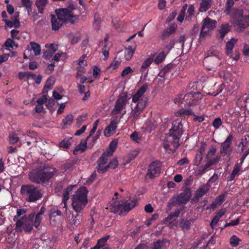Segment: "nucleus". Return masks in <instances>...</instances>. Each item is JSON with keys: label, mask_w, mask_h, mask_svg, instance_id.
Listing matches in <instances>:
<instances>
[{"label": "nucleus", "mask_w": 249, "mask_h": 249, "mask_svg": "<svg viewBox=\"0 0 249 249\" xmlns=\"http://www.w3.org/2000/svg\"><path fill=\"white\" fill-rule=\"evenodd\" d=\"M56 172L55 168L48 164H44L33 169L29 173V179L37 184L47 183Z\"/></svg>", "instance_id": "nucleus-1"}, {"label": "nucleus", "mask_w": 249, "mask_h": 249, "mask_svg": "<svg viewBox=\"0 0 249 249\" xmlns=\"http://www.w3.org/2000/svg\"><path fill=\"white\" fill-rule=\"evenodd\" d=\"M148 84L145 83L132 96V102L137 103L132 111V115L134 118L139 116L147 105V99L143 98L142 96L148 89Z\"/></svg>", "instance_id": "nucleus-2"}, {"label": "nucleus", "mask_w": 249, "mask_h": 249, "mask_svg": "<svg viewBox=\"0 0 249 249\" xmlns=\"http://www.w3.org/2000/svg\"><path fill=\"white\" fill-rule=\"evenodd\" d=\"M20 194L28 202H35L42 197L41 191L32 184L22 185L20 188Z\"/></svg>", "instance_id": "nucleus-3"}, {"label": "nucleus", "mask_w": 249, "mask_h": 249, "mask_svg": "<svg viewBox=\"0 0 249 249\" xmlns=\"http://www.w3.org/2000/svg\"><path fill=\"white\" fill-rule=\"evenodd\" d=\"M35 217V213H32L28 215H24L20 217L19 220L16 223L15 230L17 232H30L33 229L34 224L33 220Z\"/></svg>", "instance_id": "nucleus-4"}, {"label": "nucleus", "mask_w": 249, "mask_h": 249, "mask_svg": "<svg viewBox=\"0 0 249 249\" xmlns=\"http://www.w3.org/2000/svg\"><path fill=\"white\" fill-rule=\"evenodd\" d=\"M137 203L136 199L131 201H120L113 203L111 208V212L114 213H118L120 215L126 214L132 209L134 208Z\"/></svg>", "instance_id": "nucleus-5"}, {"label": "nucleus", "mask_w": 249, "mask_h": 249, "mask_svg": "<svg viewBox=\"0 0 249 249\" xmlns=\"http://www.w3.org/2000/svg\"><path fill=\"white\" fill-rule=\"evenodd\" d=\"M232 18L234 24L237 26L241 30L249 26V14L242 9H234Z\"/></svg>", "instance_id": "nucleus-6"}, {"label": "nucleus", "mask_w": 249, "mask_h": 249, "mask_svg": "<svg viewBox=\"0 0 249 249\" xmlns=\"http://www.w3.org/2000/svg\"><path fill=\"white\" fill-rule=\"evenodd\" d=\"M183 133V124L181 121L177 120L172 123V127L170 130L169 136L172 137L174 150L179 146V140Z\"/></svg>", "instance_id": "nucleus-7"}, {"label": "nucleus", "mask_w": 249, "mask_h": 249, "mask_svg": "<svg viewBox=\"0 0 249 249\" xmlns=\"http://www.w3.org/2000/svg\"><path fill=\"white\" fill-rule=\"evenodd\" d=\"M88 202L77 201L76 202H72L71 205L75 212V214L72 213L71 214V218L70 219V223L72 225L77 226L79 225L82 220L83 214V211L86 207Z\"/></svg>", "instance_id": "nucleus-8"}, {"label": "nucleus", "mask_w": 249, "mask_h": 249, "mask_svg": "<svg viewBox=\"0 0 249 249\" xmlns=\"http://www.w3.org/2000/svg\"><path fill=\"white\" fill-rule=\"evenodd\" d=\"M55 12L59 20H62L64 23L70 22L73 24L79 19L78 16L73 15L72 11L67 8L56 10Z\"/></svg>", "instance_id": "nucleus-9"}, {"label": "nucleus", "mask_w": 249, "mask_h": 249, "mask_svg": "<svg viewBox=\"0 0 249 249\" xmlns=\"http://www.w3.org/2000/svg\"><path fill=\"white\" fill-rule=\"evenodd\" d=\"M202 97L203 95L200 92H189L183 98V104L188 106L196 105L200 102Z\"/></svg>", "instance_id": "nucleus-10"}, {"label": "nucleus", "mask_w": 249, "mask_h": 249, "mask_svg": "<svg viewBox=\"0 0 249 249\" xmlns=\"http://www.w3.org/2000/svg\"><path fill=\"white\" fill-rule=\"evenodd\" d=\"M161 163L158 160L152 162L148 166L146 177L153 179L158 177L161 170Z\"/></svg>", "instance_id": "nucleus-11"}, {"label": "nucleus", "mask_w": 249, "mask_h": 249, "mask_svg": "<svg viewBox=\"0 0 249 249\" xmlns=\"http://www.w3.org/2000/svg\"><path fill=\"white\" fill-rule=\"evenodd\" d=\"M216 24V21L215 20L209 18H205L201 27L199 39H203L210 30L215 28Z\"/></svg>", "instance_id": "nucleus-12"}, {"label": "nucleus", "mask_w": 249, "mask_h": 249, "mask_svg": "<svg viewBox=\"0 0 249 249\" xmlns=\"http://www.w3.org/2000/svg\"><path fill=\"white\" fill-rule=\"evenodd\" d=\"M191 192L190 189L186 188L182 192L177 196L176 200L171 199L169 203L175 205L177 203L179 204H185L189 201L191 197Z\"/></svg>", "instance_id": "nucleus-13"}, {"label": "nucleus", "mask_w": 249, "mask_h": 249, "mask_svg": "<svg viewBox=\"0 0 249 249\" xmlns=\"http://www.w3.org/2000/svg\"><path fill=\"white\" fill-rule=\"evenodd\" d=\"M49 216L51 224L54 226L59 224L60 220L63 217L62 212L56 208H52L50 209Z\"/></svg>", "instance_id": "nucleus-14"}, {"label": "nucleus", "mask_w": 249, "mask_h": 249, "mask_svg": "<svg viewBox=\"0 0 249 249\" xmlns=\"http://www.w3.org/2000/svg\"><path fill=\"white\" fill-rule=\"evenodd\" d=\"M88 190L86 187H80L73 195L72 197V202L77 201L88 202L87 196Z\"/></svg>", "instance_id": "nucleus-15"}, {"label": "nucleus", "mask_w": 249, "mask_h": 249, "mask_svg": "<svg viewBox=\"0 0 249 249\" xmlns=\"http://www.w3.org/2000/svg\"><path fill=\"white\" fill-rule=\"evenodd\" d=\"M233 135L230 134L226 138L225 141L222 142L220 146V153L224 157L226 155L230 156L231 153V149L229 150L231 147L233 140Z\"/></svg>", "instance_id": "nucleus-16"}, {"label": "nucleus", "mask_w": 249, "mask_h": 249, "mask_svg": "<svg viewBox=\"0 0 249 249\" xmlns=\"http://www.w3.org/2000/svg\"><path fill=\"white\" fill-rule=\"evenodd\" d=\"M127 102V96L126 93L120 95L116 101L113 112L117 114L123 109Z\"/></svg>", "instance_id": "nucleus-17"}, {"label": "nucleus", "mask_w": 249, "mask_h": 249, "mask_svg": "<svg viewBox=\"0 0 249 249\" xmlns=\"http://www.w3.org/2000/svg\"><path fill=\"white\" fill-rule=\"evenodd\" d=\"M155 54H151L149 57L147 58L142 63L140 71L142 75H143L144 79H145L148 73V67L150 66L151 63L154 62L153 59L154 58Z\"/></svg>", "instance_id": "nucleus-18"}, {"label": "nucleus", "mask_w": 249, "mask_h": 249, "mask_svg": "<svg viewBox=\"0 0 249 249\" xmlns=\"http://www.w3.org/2000/svg\"><path fill=\"white\" fill-rule=\"evenodd\" d=\"M210 185L208 183L198 188L195 194L193 200L196 202L198 201L200 198L204 196L210 190Z\"/></svg>", "instance_id": "nucleus-19"}, {"label": "nucleus", "mask_w": 249, "mask_h": 249, "mask_svg": "<svg viewBox=\"0 0 249 249\" xmlns=\"http://www.w3.org/2000/svg\"><path fill=\"white\" fill-rule=\"evenodd\" d=\"M45 47L47 50L43 53V57L46 59H50L56 51L57 46L53 44H46Z\"/></svg>", "instance_id": "nucleus-20"}, {"label": "nucleus", "mask_w": 249, "mask_h": 249, "mask_svg": "<svg viewBox=\"0 0 249 249\" xmlns=\"http://www.w3.org/2000/svg\"><path fill=\"white\" fill-rule=\"evenodd\" d=\"M46 210V208L44 206H42L37 213L35 214V220H33V223L34 224V227L36 229H39V227L40 225L41 221L43 219V215Z\"/></svg>", "instance_id": "nucleus-21"}, {"label": "nucleus", "mask_w": 249, "mask_h": 249, "mask_svg": "<svg viewBox=\"0 0 249 249\" xmlns=\"http://www.w3.org/2000/svg\"><path fill=\"white\" fill-rule=\"evenodd\" d=\"M177 25L175 24L171 25L169 27L165 29L162 32L160 38L161 40L169 39L171 35L173 34L176 31Z\"/></svg>", "instance_id": "nucleus-22"}, {"label": "nucleus", "mask_w": 249, "mask_h": 249, "mask_svg": "<svg viewBox=\"0 0 249 249\" xmlns=\"http://www.w3.org/2000/svg\"><path fill=\"white\" fill-rule=\"evenodd\" d=\"M231 26L229 23L222 24L218 29V37L223 40L225 36L230 31Z\"/></svg>", "instance_id": "nucleus-23"}, {"label": "nucleus", "mask_w": 249, "mask_h": 249, "mask_svg": "<svg viewBox=\"0 0 249 249\" xmlns=\"http://www.w3.org/2000/svg\"><path fill=\"white\" fill-rule=\"evenodd\" d=\"M64 23L62 20H59L57 17H56L55 15H51L52 29L53 30H58Z\"/></svg>", "instance_id": "nucleus-24"}, {"label": "nucleus", "mask_w": 249, "mask_h": 249, "mask_svg": "<svg viewBox=\"0 0 249 249\" xmlns=\"http://www.w3.org/2000/svg\"><path fill=\"white\" fill-rule=\"evenodd\" d=\"M194 114V112L190 108H180L175 112V116L177 117H186Z\"/></svg>", "instance_id": "nucleus-25"}, {"label": "nucleus", "mask_w": 249, "mask_h": 249, "mask_svg": "<svg viewBox=\"0 0 249 249\" xmlns=\"http://www.w3.org/2000/svg\"><path fill=\"white\" fill-rule=\"evenodd\" d=\"M175 40L173 38H171L167 40H162V46L164 50H167V53L174 47Z\"/></svg>", "instance_id": "nucleus-26"}, {"label": "nucleus", "mask_w": 249, "mask_h": 249, "mask_svg": "<svg viewBox=\"0 0 249 249\" xmlns=\"http://www.w3.org/2000/svg\"><path fill=\"white\" fill-rule=\"evenodd\" d=\"M117 123L114 121H112L110 124L104 130V135L107 137L110 136L112 132H114L117 128Z\"/></svg>", "instance_id": "nucleus-27"}, {"label": "nucleus", "mask_w": 249, "mask_h": 249, "mask_svg": "<svg viewBox=\"0 0 249 249\" xmlns=\"http://www.w3.org/2000/svg\"><path fill=\"white\" fill-rule=\"evenodd\" d=\"M192 221L188 220L187 218H183L180 220L179 227L183 231L189 230L191 228V222Z\"/></svg>", "instance_id": "nucleus-28"}, {"label": "nucleus", "mask_w": 249, "mask_h": 249, "mask_svg": "<svg viewBox=\"0 0 249 249\" xmlns=\"http://www.w3.org/2000/svg\"><path fill=\"white\" fill-rule=\"evenodd\" d=\"M212 2V0H201L199 11L201 13L206 12L211 7Z\"/></svg>", "instance_id": "nucleus-29"}, {"label": "nucleus", "mask_w": 249, "mask_h": 249, "mask_svg": "<svg viewBox=\"0 0 249 249\" xmlns=\"http://www.w3.org/2000/svg\"><path fill=\"white\" fill-rule=\"evenodd\" d=\"M167 243H168V242L165 239H159L157 241L153 242L152 249H162L165 247Z\"/></svg>", "instance_id": "nucleus-30"}, {"label": "nucleus", "mask_w": 249, "mask_h": 249, "mask_svg": "<svg viewBox=\"0 0 249 249\" xmlns=\"http://www.w3.org/2000/svg\"><path fill=\"white\" fill-rule=\"evenodd\" d=\"M48 3V0H36V5L37 8L38 13L43 14L44 11Z\"/></svg>", "instance_id": "nucleus-31"}, {"label": "nucleus", "mask_w": 249, "mask_h": 249, "mask_svg": "<svg viewBox=\"0 0 249 249\" xmlns=\"http://www.w3.org/2000/svg\"><path fill=\"white\" fill-rule=\"evenodd\" d=\"M109 238L110 236L107 235L99 239L96 245L94 247L91 248L90 249H100L101 248L104 247Z\"/></svg>", "instance_id": "nucleus-32"}, {"label": "nucleus", "mask_w": 249, "mask_h": 249, "mask_svg": "<svg viewBox=\"0 0 249 249\" xmlns=\"http://www.w3.org/2000/svg\"><path fill=\"white\" fill-rule=\"evenodd\" d=\"M78 160L77 159H73L70 161L62 165V169L65 171H71L73 170V167L77 163Z\"/></svg>", "instance_id": "nucleus-33"}, {"label": "nucleus", "mask_w": 249, "mask_h": 249, "mask_svg": "<svg viewBox=\"0 0 249 249\" xmlns=\"http://www.w3.org/2000/svg\"><path fill=\"white\" fill-rule=\"evenodd\" d=\"M236 39L232 38L230 41H228L226 45V52L228 55L231 54L234 46V43L236 42Z\"/></svg>", "instance_id": "nucleus-34"}, {"label": "nucleus", "mask_w": 249, "mask_h": 249, "mask_svg": "<svg viewBox=\"0 0 249 249\" xmlns=\"http://www.w3.org/2000/svg\"><path fill=\"white\" fill-rule=\"evenodd\" d=\"M168 53L163 51L160 52L156 57L153 59L154 62L157 65L160 64L164 60Z\"/></svg>", "instance_id": "nucleus-35"}, {"label": "nucleus", "mask_w": 249, "mask_h": 249, "mask_svg": "<svg viewBox=\"0 0 249 249\" xmlns=\"http://www.w3.org/2000/svg\"><path fill=\"white\" fill-rule=\"evenodd\" d=\"M135 51V47L128 46L125 51L124 57L126 60L131 59Z\"/></svg>", "instance_id": "nucleus-36"}, {"label": "nucleus", "mask_w": 249, "mask_h": 249, "mask_svg": "<svg viewBox=\"0 0 249 249\" xmlns=\"http://www.w3.org/2000/svg\"><path fill=\"white\" fill-rule=\"evenodd\" d=\"M121 61V59L120 58L117 57H115L113 61L107 67V70L110 71L115 70L119 66Z\"/></svg>", "instance_id": "nucleus-37"}, {"label": "nucleus", "mask_w": 249, "mask_h": 249, "mask_svg": "<svg viewBox=\"0 0 249 249\" xmlns=\"http://www.w3.org/2000/svg\"><path fill=\"white\" fill-rule=\"evenodd\" d=\"M110 155L108 154V153L104 152L102 156L98 159L97 163V165H101L102 164H105L108 160V157Z\"/></svg>", "instance_id": "nucleus-38"}, {"label": "nucleus", "mask_w": 249, "mask_h": 249, "mask_svg": "<svg viewBox=\"0 0 249 249\" xmlns=\"http://www.w3.org/2000/svg\"><path fill=\"white\" fill-rule=\"evenodd\" d=\"M118 142L116 140H113L109 144L108 150L106 152L108 153L110 156H112L117 147Z\"/></svg>", "instance_id": "nucleus-39"}, {"label": "nucleus", "mask_w": 249, "mask_h": 249, "mask_svg": "<svg viewBox=\"0 0 249 249\" xmlns=\"http://www.w3.org/2000/svg\"><path fill=\"white\" fill-rule=\"evenodd\" d=\"M31 50L33 51L35 55L40 54L41 52L40 45L35 42H31L30 43Z\"/></svg>", "instance_id": "nucleus-40"}, {"label": "nucleus", "mask_w": 249, "mask_h": 249, "mask_svg": "<svg viewBox=\"0 0 249 249\" xmlns=\"http://www.w3.org/2000/svg\"><path fill=\"white\" fill-rule=\"evenodd\" d=\"M139 153V150L138 149L132 150L130 152L127 157V160H126V163L128 164L129 162H130L131 160H133L136 158V157L138 155Z\"/></svg>", "instance_id": "nucleus-41"}, {"label": "nucleus", "mask_w": 249, "mask_h": 249, "mask_svg": "<svg viewBox=\"0 0 249 249\" xmlns=\"http://www.w3.org/2000/svg\"><path fill=\"white\" fill-rule=\"evenodd\" d=\"M27 211V209L25 208L17 209L16 215L14 216L13 218L14 221L17 222V220H19V219L20 218V217L21 215H26L25 213H26Z\"/></svg>", "instance_id": "nucleus-42"}, {"label": "nucleus", "mask_w": 249, "mask_h": 249, "mask_svg": "<svg viewBox=\"0 0 249 249\" xmlns=\"http://www.w3.org/2000/svg\"><path fill=\"white\" fill-rule=\"evenodd\" d=\"M87 139L85 142L83 143H80L78 147H76L73 151V153L74 155H77L79 150L81 151V152H84L87 147Z\"/></svg>", "instance_id": "nucleus-43"}, {"label": "nucleus", "mask_w": 249, "mask_h": 249, "mask_svg": "<svg viewBox=\"0 0 249 249\" xmlns=\"http://www.w3.org/2000/svg\"><path fill=\"white\" fill-rule=\"evenodd\" d=\"M241 168L236 165H234L231 173L228 179V181H231L234 179L235 176L238 175V173L241 170Z\"/></svg>", "instance_id": "nucleus-44"}, {"label": "nucleus", "mask_w": 249, "mask_h": 249, "mask_svg": "<svg viewBox=\"0 0 249 249\" xmlns=\"http://www.w3.org/2000/svg\"><path fill=\"white\" fill-rule=\"evenodd\" d=\"M194 12L195 10L194 6L193 5H190L187 10L185 19L187 20H191L192 17L194 16Z\"/></svg>", "instance_id": "nucleus-45"}, {"label": "nucleus", "mask_w": 249, "mask_h": 249, "mask_svg": "<svg viewBox=\"0 0 249 249\" xmlns=\"http://www.w3.org/2000/svg\"><path fill=\"white\" fill-rule=\"evenodd\" d=\"M4 46L6 47L13 48L14 46L16 48L18 47V44L11 38H7L4 43Z\"/></svg>", "instance_id": "nucleus-46"}, {"label": "nucleus", "mask_w": 249, "mask_h": 249, "mask_svg": "<svg viewBox=\"0 0 249 249\" xmlns=\"http://www.w3.org/2000/svg\"><path fill=\"white\" fill-rule=\"evenodd\" d=\"M240 241L239 238L233 235L230 238V244L232 247H235L239 245Z\"/></svg>", "instance_id": "nucleus-47"}, {"label": "nucleus", "mask_w": 249, "mask_h": 249, "mask_svg": "<svg viewBox=\"0 0 249 249\" xmlns=\"http://www.w3.org/2000/svg\"><path fill=\"white\" fill-rule=\"evenodd\" d=\"M216 152V148L215 146L211 145L210 150L208 151L207 154L206 155V158L207 160H209L213 156L215 155Z\"/></svg>", "instance_id": "nucleus-48"}, {"label": "nucleus", "mask_w": 249, "mask_h": 249, "mask_svg": "<svg viewBox=\"0 0 249 249\" xmlns=\"http://www.w3.org/2000/svg\"><path fill=\"white\" fill-rule=\"evenodd\" d=\"M234 4V2L233 0H227L226 2V9L225 12L227 14H229L231 11V8Z\"/></svg>", "instance_id": "nucleus-49"}, {"label": "nucleus", "mask_w": 249, "mask_h": 249, "mask_svg": "<svg viewBox=\"0 0 249 249\" xmlns=\"http://www.w3.org/2000/svg\"><path fill=\"white\" fill-rule=\"evenodd\" d=\"M222 124V122L221 118L217 117L213 121L212 125L215 129H217L220 127Z\"/></svg>", "instance_id": "nucleus-50"}, {"label": "nucleus", "mask_w": 249, "mask_h": 249, "mask_svg": "<svg viewBox=\"0 0 249 249\" xmlns=\"http://www.w3.org/2000/svg\"><path fill=\"white\" fill-rule=\"evenodd\" d=\"M118 165V161L117 160V158H114L112 160H111L109 163L107 165V167L108 169H115Z\"/></svg>", "instance_id": "nucleus-51"}, {"label": "nucleus", "mask_w": 249, "mask_h": 249, "mask_svg": "<svg viewBox=\"0 0 249 249\" xmlns=\"http://www.w3.org/2000/svg\"><path fill=\"white\" fill-rule=\"evenodd\" d=\"M101 130H100V129L98 130L96 135L94 137H92V140L91 142L89 143V146L90 147H92L94 145V144L95 143L97 139H99V138L101 135Z\"/></svg>", "instance_id": "nucleus-52"}, {"label": "nucleus", "mask_w": 249, "mask_h": 249, "mask_svg": "<svg viewBox=\"0 0 249 249\" xmlns=\"http://www.w3.org/2000/svg\"><path fill=\"white\" fill-rule=\"evenodd\" d=\"M226 195L227 193L225 192L224 194L219 195L218 197H217L215 198V201L217 203L218 205H220L221 204H222V203L224 202L226 198Z\"/></svg>", "instance_id": "nucleus-53"}, {"label": "nucleus", "mask_w": 249, "mask_h": 249, "mask_svg": "<svg viewBox=\"0 0 249 249\" xmlns=\"http://www.w3.org/2000/svg\"><path fill=\"white\" fill-rule=\"evenodd\" d=\"M212 166V163H210L209 161L208 160L207 162L204 165L201 166L199 167V171L200 174H204L206 170H207L209 168Z\"/></svg>", "instance_id": "nucleus-54"}, {"label": "nucleus", "mask_w": 249, "mask_h": 249, "mask_svg": "<svg viewBox=\"0 0 249 249\" xmlns=\"http://www.w3.org/2000/svg\"><path fill=\"white\" fill-rule=\"evenodd\" d=\"M73 117L71 114L68 115L64 119H63V123L65 125H70L72 122Z\"/></svg>", "instance_id": "nucleus-55"}, {"label": "nucleus", "mask_w": 249, "mask_h": 249, "mask_svg": "<svg viewBox=\"0 0 249 249\" xmlns=\"http://www.w3.org/2000/svg\"><path fill=\"white\" fill-rule=\"evenodd\" d=\"M99 120H96L93 124V127L91 129L89 135L87 137V140H88L90 137L95 133L97 129L98 124L99 123Z\"/></svg>", "instance_id": "nucleus-56"}, {"label": "nucleus", "mask_w": 249, "mask_h": 249, "mask_svg": "<svg viewBox=\"0 0 249 249\" xmlns=\"http://www.w3.org/2000/svg\"><path fill=\"white\" fill-rule=\"evenodd\" d=\"M177 218L174 215L173 212L171 213L165 219V222L166 224L168 223L171 224L175 220V219Z\"/></svg>", "instance_id": "nucleus-57"}, {"label": "nucleus", "mask_w": 249, "mask_h": 249, "mask_svg": "<svg viewBox=\"0 0 249 249\" xmlns=\"http://www.w3.org/2000/svg\"><path fill=\"white\" fill-rule=\"evenodd\" d=\"M59 146L61 147L68 149L71 146V142L69 140H63L59 143Z\"/></svg>", "instance_id": "nucleus-58"}, {"label": "nucleus", "mask_w": 249, "mask_h": 249, "mask_svg": "<svg viewBox=\"0 0 249 249\" xmlns=\"http://www.w3.org/2000/svg\"><path fill=\"white\" fill-rule=\"evenodd\" d=\"M105 164L97 165V171L99 173H104L107 171L108 168L107 165L104 166Z\"/></svg>", "instance_id": "nucleus-59"}, {"label": "nucleus", "mask_w": 249, "mask_h": 249, "mask_svg": "<svg viewBox=\"0 0 249 249\" xmlns=\"http://www.w3.org/2000/svg\"><path fill=\"white\" fill-rule=\"evenodd\" d=\"M18 141V138L17 136V135L15 134H13L10 135L9 137V141L10 143L15 144L17 143Z\"/></svg>", "instance_id": "nucleus-60"}, {"label": "nucleus", "mask_w": 249, "mask_h": 249, "mask_svg": "<svg viewBox=\"0 0 249 249\" xmlns=\"http://www.w3.org/2000/svg\"><path fill=\"white\" fill-rule=\"evenodd\" d=\"M174 102L175 104H183L182 94H178L175 98Z\"/></svg>", "instance_id": "nucleus-61"}, {"label": "nucleus", "mask_w": 249, "mask_h": 249, "mask_svg": "<svg viewBox=\"0 0 249 249\" xmlns=\"http://www.w3.org/2000/svg\"><path fill=\"white\" fill-rule=\"evenodd\" d=\"M54 63H52L49 65H48L47 68L45 71V73L48 74H50L52 73L54 70V67L55 66Z\"/></svg>", "instance_id": "nucleus-62"}, {"label": "nucleus", "mask_w": 249, "mask_h": 249, "mask_svg": "<svg viewBox=\"0 0 249 249\" xmlns=\"http://www.w3.org/2000/svg\"><path fill=\"white\" fill-rule=\"evenodd\" d=\"M21 1L25 8L33 6V2L31 0H21Z\"/></svg>", "instance_id": "nucleus-63"}, {"label": "nucleus", "mask_w": 249, "mask_h": 249, "mask_svg": "<svg viewBox=\"0 0 249 249\" xmlns=\"http://www.w3.org/2000/svg\"><path fill=\"white\" fill-rule=\"evenodd\" d=\"M221 156L220 155H217L213 159H209L208 160L210 163H212V165H213L218 163L221 160Z\"/></svg>", "instance_id": "nucleus-64"}]
</instances>
